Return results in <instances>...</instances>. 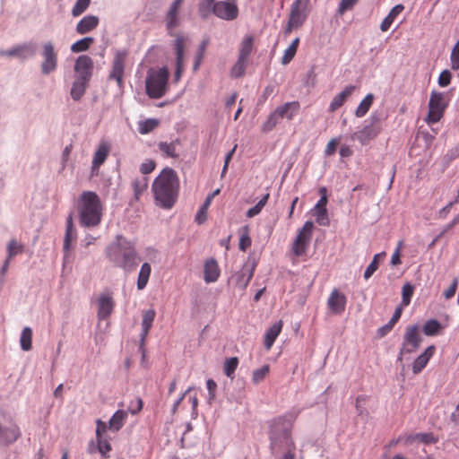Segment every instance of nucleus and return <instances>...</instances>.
Listing matches in <instances>:
<instances>
[{
    "instance_id": "obj_1",
    "label": "nucleus",
    "mask_w": 459,
    "mask_h": 459,
    "mask_svg": "<svg viewBox=\"0 0 459 459\" xmlns=\"http://www.w3.org/2000/svg\"><path fill=\"white\" fill-rule=\"evenodd\" d=\"M299 411H289L268 422V437L272 454L281 459H295L296 446L292 438V429Z\"/></svg>"
},
{
    "instance_id": "obj_2",
    "label": "nucleus",
    "mask_w": 459,
    "mask_h": 459,
    "mask_svg": "<svg viewBox=\"0 0 459 459\" xmlns=\"http://www.w3.org/2000/svg\"><path fill=\"white\" fill-rule=\"evenodd\" d=\"M152 192L159 206L170 209L176 203L179 190V179L171 168L163 169L152 183Z\"/></svg>"
},
{
    "instance_id": "obj_3",
    "label": "nucleus",
    "mask_w": 459,
    "mask_h": 459,
    "mask_svg": "<svg viewBox=\"0 0 459 459\" xmlns=\"http://www.w3.org/2000/svg\"><path fill=\"white\" fill-rule=\"evenodd\" d=\"M106 254L114 266L126 272H132L138 265L134 244L121 235L107 247Z\"/></svg>"
},
{
    "instance_id": "obj_4",
    "label": "nucleus",
    "mask_w": 459,
    "mask_h": 459,
    "mask_svg": "<svg viewBox=\"0 0 459 459\" xmlns=\"http://www.w3.org/2000/svg\"><path fill=\"white\" fill-rule=\"evenodd\" d=\"M103 204L100 196L92 191H84L78 198L80 224L86 228L98 226L103 216Z\"/></svg>"
},
{
    "instance_id": "obj_5",
    "label": "nucleus",
    "mask_w": 459,
    "mask_h": 459,
    "mask_svg": "<svg viewBox=\"0 0 459 459\" xmlns=\"http://www.w3.org/2000/svg\"><path fill=\"white\" fill-rule=\"evenodd\" d=\"M169 71L167 68L151 70L146 78V93L152 99H160L168 89Z\"/></svg>"
},
{
    "instance_id": "obj_6",
    "label": "nucleus",
    "mask_w": 459,
    "mask_h": 459,
    "mask_svg": "<svg viewBox=\"0 0 459 459\" xmlns=\"http://www.w3.org/2000/svg\"><path fill=\"white\" fill-rule=\"evenodd\" d=\"M310 0H295L289 14L288 23L284 34L289 35L293 30L300 28L307 18Z\"/></svg>"
},
{
    "instance_id": "obj_7",
    "label": "nucleus",
    "mask_w": 459,
    "mask_h": 459,
    "mask_svg": "<svg viewBox=\"0 0 459 459\" xmlns=\"http://www.w3.org/2000/svg\"><path fill=\"white\" fill-rule=\"evenodd\" d=\"M448 106V101L443 92L433 91L429 101V112L425 118L428 125H433L440 121Z\"/></svg>"
},
{
    "instance_id": "obj_8",
    "label": "nucleus",
    "mask_w": 459,
    "mask_h": 459,
    "mask_svg": "<svg viewBox=\"0 0 459 459\" xmlns=\"http://www.w3.org/2000/svg\"><path fill=\"white\" fill-rule=\"evenodd\" d=\"M422 338L420 336V328L418 325H409L405 329L403 334L402 349L400 351V356L405 353H412L418 350Z\"/></svg>"
},
{
    "instance_id": "obj_9",
    "label": "nucleus",
    "mask_w": 459,
    "mask_h": 459,
    "mask_svg": "<svg viewBox=\"0 0 459 459\" xmlns=\"http://www.w3.org/2000/svg\"><path fill=\"white\" fill-rule=\"evenodd\" d=\"M314 224L312 221H306L302 229L299 231L293 244L292 252L295 256H301L307 253L309 246Z\"/></svg>"
},
{
    "instance_id": "obj_10",
    "label": "nucleus",
    "mask_w": 459,
    "mask_h": 459,
    "mask_svg": "<svg viewBox=\"0 0 459 459\" xmlns=\"http://www.w3.org/2000/svg\"><path fill=\"white\" fill-rule=\"evenodd\" d=\"M212 13L220 19L233 21L238 16L237 0H222L212 4Z\"/></svg>"
},
{
    "instance_id": "obj_11",
    "label": "nucleus",
    "mask_w": 459,
    "mask_h": 459,
    "mask_svg": "<svg viewBox=\"0 0 459 459\" xmlns=\"http://www.w3.org/2000/svg\"><path fill=\"white\" fill-rule=\"evenodd\" d=\"M127 57V51H117L113 63L112 69L109 74V79L115 80L119 88L123 86V76L125 73V63Z\"/></svg>"
},
{
    "instance_id": "obj_12",
    "label": "nucleus",
    "mask_w": 459,
    "mask_h": 459,
    "mask_svg": "<svg viewBox=\"0 0 459 459\" xmlns=\"http://www.w3.org/2000/svg\"><path fill=\"white\" fill-rule=\"evenodd\" d=\"M42 56L41 72L44 74H49L57 67V54L52 42H47L43 45Z\"/></svg>"
},
{
    "instance_id": "obj_13",
    "label": "nucleus",
    "mask_w": 459,
    "mask_h": 459,
    "mask_svg": "<svg viewBox=\"0 0 459 459\" xmlns=\"http://www.w3.org/2000/svg\"><path fill=\"white\" fill-rule=\"evenodd\" d=\"M21 437V429L15 422L11 421L7 425L0 423V446H8Z\"/></svg>"
},
{
    "instance_id": "obj_14",
    "label": "nucleus",
    "mask_w": 459,
    "mask_h": 459,
    "mask_svg": "<svg viewBox=\"0 0 459 459\" xmlns=\"http://www.w3.org/2000/svg\"><path fill=\"white\" fill-rule=\"evenodd\" d=\"M346 303V296L337 289H333L332 290L327 299V307L329 310L334 315L342 314L345 311Z\"/></svg>"
},
{
    "instance_id": "obj_15",
    "label": "nucleus",
    "mask_w": 459,
    "mask_h": 459,
    "mask_svg": "<svg viewBox=\"0 0 459 459\" xmlns=\"http://www.w3.org/2000/svg\"><path fill=\"white\" fill-rule=\"evenodd\" d=\"M93 70V61L88 56H80L75 61L74 71L78 74L77 78L90 81Z\"/></svg>"
},
{
    "instance_id": "obj_16",
    "label": "nucleus",
    "mask_w": 459,
    "mask_h": 459,
    "mask_svg": "<svg viewBox=\"0 0 459 459\" xmlns=\"http://www.w3.org/2000/svg\"><path fill=\"white\" fill-rule=\"evenodd\" d=\"M255 265L254 264L246 263L240 271L232 276L238 288L245 290L253 278Z\"/></svg>"
},
{
    "instance_id": "obj_17",
    "label": "nucleus",
    "mask_w": 459,
    "mask_h": 459,
    "mask_svg": "<svg viewBox=\"0 0 459 459\" xmlns=\"http://www.w3.org/2000/svg\"><path fill=\"white\" fill-rule=\"evenodd\" d=\"M186 39L182 36H178L174 42V49L176 53V65L177 69L175 72V81L178 82L181 78L184 69V49Z\"/></svg>"
},
{
    "instance_id": "obj_18",
    "label": "nucleus",
    "mask_w": 459,
    "mask_h": 459,
    "mask_svg": "<svg viewBox=\"0 0 459 459\" xmlns=\"http://www.w3.org/2000/svg\"><path fill=\"white\" fill-rule=\"evenodd\" d=\"M114 299L109 294H100L98 299V318L100 320L108 318L114 310Z\"/></svg>"
},
{
    "instance_id": "obj_19",
    "label": "nucleus",
    "mask_w": 459,
    "mask_h": 459,
    "mask_svg": "<svg viewBox=\"0 0 459 459\" xmlns=\"http://www.w3.org/2000/svg\"><path fill=\"white\" fill-rule=\"evenodd\" d=\"M319 194L321 195V197L315 206V209L316 211V222L319 225L326 226V225H328V222H329L328 216H327V210H326V204H327L326 188L321 187L319 189Z\"/></svg>"
},
{
    "instance_id": "obj_20",
    "label": "nucleus",
    "mask_w": 459,
    "mask_h": 459,
    "mask_svg": "<svg viewBox=\"0 0 459 459\" xmlns=\"http://www.w3.org/2000/svg\"><path fill=\"white\" fill-rule=\"evenodd\" d=\"M185 0H174L166 14V26L170 32L179 25V9Z\"/></svg>"
},
{
    "instance_id": "obj_21",
    "label": "nucleus",
    "mask_w": 459,
    "mask_h": 459,
    "mask_svg": "<svg viewBox=\"0 0 459 459\" xmlns=\"http://www.w3.org/2000/svg\"><path fill=\"white\" fill-rule=\"evenodd\" d=\"M380 133V128L377 127L374 123L369 125H366L358 133H355L352 135V139H358L361 144L366 145L371 140L375 139L378 134Z\"/></svg>"
},
{
    "instance_id": "obj_22",
    "label": "nucleus",
    "mask_w": 459,
    "mask_h": 459,
    "mask_svg": "<svg viewBox=\"0 0 459 459\" xmlns=\"http://www.w3.org/2000/svg\"><path fill=\"white\" fill-rule=\"evenodd\" d=\"M435 351L436 347L434 345H430L415 359L412 364V372L414 374L417 375L423 370L429 359L433 357Z\"/></svg>"
},
{
    "instance_id": "obj_23",
    "label": "nucleus",
    "mask_w": 459,
    "mask_h": 459,
    "mask_svg": "<svg viewBox=\"0 0 459 459\" xmlns=\"http://www.w3.org/2000/svg\"><path fill=\"white\" fill-rule=\"evenodd\" d=\"M3 56H17L25 59L35 54V48L32 44H24L13 48L12 49L3 51Z\"/></svg>"
},
{
    "instance_id": "obj_24",
    "label": "nucleus",
    "mask_w": 459,
    "mask_h": 459,
    "mask_svg": "<svg viewBox=\"0 0 459 459\" xmlns=\"http://www.w3.org/2000/svg\"><path fill=\"white\" fill-rule=\"evenodd\" d=\"M356 87L353 85L346 86L342 92L334 96L329 105V111L334 112L338 108H340L346 102V100L352 95Z\"/></svg>"
},
{
    "instance_id": "obj_25",
    "label": "nucleus",
    "mask_w": 459,
    "mask_h": 459,
    "mask_svg": "<svg viewBox=\"0 0 459 459\" xmlns=\"http://www.w3.org/2000/svg\"><path fill=\"white\" fill-rule=\"evenodd\" d=\"M100 20L95 15L84 16L76 25L75 30L78 34L83 35L92 31L99 25Z\"/></svg>"
},
{
    "instance_id": "obj_26",
    "label": "nucleus",
    "mask_w": 459,
    "mask_h": 459,
    "mask_svg": "<svg viewBox=\"0 0 459 459\" xmlns=\"http://www.w3.org/2000/svg\"><path fill=\"white\" fill-rule=\"evenodd\" d=\"M299 108L300 105L298 101H290L278 107L275 110L278 112L281 119L287 118L288 120H292L299 111Z\"/></svg>"
},
{
    "instance_id": "obj_27",
    "label": "nucleus",
    "mask_w": 459,
    "mask_h": 459,
    "mask_svg": "<svg viewBox=\"0 0 459 459\" xmlns=\"http://www.w3.org/2000/svg\"><path fill=\"white\" fill-rule=\"evenodd\" d=\"M282 326H283V323L281 320H280V321L274 323L266 331V333L264 334V346L267 351H269L273 347L276 338L279 336V334L281 332Z\"/></svg>"
},
{
    "instance_id": "obj_28",
    "label": "nucleus",
    "mask_w": 459,
    "mask_h": 459,
    "mask_svg": "<svg viewBox=\"0 0 459 459\" xmlns=\"http://www.w3.org/2000/svg\"><path fill=\"white\" fill-rule=\"evenodd\" d=\"M220 273L218 263L214 259H210L205 262L204 279L206 283L216 281L220 276Z\"/></svg>"
},
{
    "instance_id": "obj_29",
    "label": "nucleus",
    "mask_w": 459,
    "mask_h": 459,
    "mask_svg": "<svg viewBox=\"0 0 459 459\" xmlns=\"http://www.w3.org/2000/svg\"><path fill=\"white\" fill-rule=\"evenodd\" d=\"M110 151V146L107 142H102L100 143L97 151L94 153L93 160H92V169H99L100 166H101Z\"/></svg>"
},
{
    "instance_id": "obj_30",
    "label": "nucleus",
    "mask_w": 459,
    "mask_h": 459,
    "mask_svg": "<svg viewBox=\"0 0 459 459\" xmlns=\"http://www.w3.org/2000/svg\"><path fill=\"white\" fill-rule=\"evenodd\" d=\"M180 141L178 139H176L175 141H172L170 143L160 142L158 143V148L163 156L177 159L179 156L177 150Z\"/></svg>"
},
{
    "instance_id": "obj_31",
    "label": "nucleus",
    "mask_w": 459,
    "mask_h": 459,
    "mask_svg": "<svg viewBox=\"0 0 459 459\" xmlns=\"http://www.w3.org/2000/svg\"><path fill=\"white\" fill-rule=\"evenodd\" d=\"M76 239V230L74 226L73 216L70 214L66 219V229L64 239V250L68 252L71 243Z\"/></svg>"
},
{
    "instance_id": "obj_32",
    "label": "nucleus",
    "mask_w": 459,
    "mask_h": 459,
    "mask_svg": "<svg viewBox=\"0 0 459 459\" xmlns=\"http://www.w3.org/2000/svg\"><path fill=\"white\" fill-rule=\"evenodd\" d=\"M127 415L126 411L117 410L108 421V429L114 432L118 431L124 426Z\"/></svg>"
},
{
    "instance_id": "obj_33",
    "label": "nucleus",
    "mask_w": 459,
    "mask_h": 459,
    "mask_svg": "<svg viewBox=\"0 0 459 459\" xmlns=\"http://www.w3.org/2000/svg\"><path fill=\"white\" fill-rule=\"evenodd\" d=\"M155 316H156V312L154 309H148L143 312V321H142V333H141L142 341H143L145 339L150 329L152 328Z\"/></svg>"
},
{
    "instance_id": "obj_34",
    "label": "nucleus",
    "mask_w": 459,
    "mask_h": 459,
    "mask_svg": "<svg viewBox=\"0 0 459 459\" xmlns=\"http://www.w3.org/2000/svg\"><path fill=\"white\" fill-rule=\"evenodd\" d=\"M404 6L403 4H396L394 6L388 15L383 20L380 24V30L382 31H387L396 17L403 11Z\"/></svg>"
},
{
    "instance_id": "obj_35",
    "label": "nucleus",
    "mask_w": 459,
    "mask_h": 459,
    "mask_svg": "<svg viewBox=\"0 0 459 459\" xmlns=\"http://www.w3.org/2000/svg\"><path fill=\"white\" fill-rule=\"evenodd\" d=\"M149 185V178L145 176L135 178L132 182V188L134 195L136 200L147 190Z\"/></svg>"
},
{
    "instance_id": "obj_36",
    "label": "nucleus",
    "mask_w": 459,
    "mask_h": 459,
    "mask_svg": "<svg viewBox=\"0 0 459 459\" xmlns=\"http://www.w3.org/2000/svg\"><path fill=\"white\" fill-rule=\"evenodd\" d=\"M88 82V81L82 79H75L70 91L71 97L74 100H80L82 99L85 93Z\"/></svg>"
},
{
    "instance_id": "obj_37",
    "label": "nucleus",
    "mask_w": 459,
    "mask_h": 459,
    "mask_svg": "<svg viewBox=\"0 0 459 459\" xmlns=\"http://www.w3.org/2000/svg\"><path fill=\"white\" fill-rule=\"evenodd\" d=\"M152 273V267L149 263H143L141 266L138 279H137V289L139 290H143L149 281L150 275Z\"/></svg>"
},
{
    "instance_id": "obj_38",
    "label": "nucleus",
    "mask_w": 459,
    "mask_h": 459,
    "mask_svg": "<svg viewBox=\"0 0 459 459\" xmlns=\"http://www.w3.org/2000/svg\"><path fill=\"white\" fill-rule=\"evenodd\" d=\"M253 43L254 37L252 35L245 36L240 43L238 56L248 60V57L253 49Z\"/></svg>"
},
{
    "instance_id": "obj_39",
    "label": "nucleus",
    "mask_w": 459,
    "mask_h": 459,
    "mask_svg": "<svg viewBox=\"0 0 459 459\" xmlns=\"http://www.w3.org/2000/svg\"><path fill=\"white\" fill-rule=\"evenodd\" d=\"M374 101V95L372 93H368L359 104L355 110V116L357 117H364L371 108Z\"/></svg>"
},
{
    "instance_id": "obj_40",
    "label": "nucleus",
    "mask_w": 459,
    "mask_h": 459,
    "mask_svg": "<svg viewBox=\"0 0 459 459\" xmlns=\"http://www.w3.org/2000/svg\"><path fill=\"white\" fill-rule=\"evenodd\" d=\"M160 125L157 118H148L138 123V131L141 134H147L156 129Z\"/></svg>"
},
{
    "instance_id": "obj_41",
    "label": "nucleus",
    "mask_w": 459,
    "mask_h": 459,
    "mask_svg": "<svg viewBox=\"0 0 459 459\" xmlns=\"http://www.w3.org/2000/svg\"><path fill=\"white\" fill-rule=\"evenodd\" d=\"M21 348L28 351L32 347V330L30 327L26 326L22 329L20 338Z\"/></svg>"
},
{
    "instance_id": "obj_42",
    "label": "nucleus",
    "mask_w": 459,
    "mask_h": 459,
    "mask_svg": "<svg viewBox=\"0 0 459 459\" xmlns=\"http://www.w3.org/2000/svg\"><path fill=\"white\" fill-rule=\"evenodd\" d=\"M94 42L91 37H86L77 40L71 46V51L74 53H80L86 51L90 48L91 45Z\"/></svg>"
},
{
    "instance_id": "obj_43",
    "label": "nucleus",
    "mask_w": 459,
    "mask_h": 459,
    "mask_svg": "<svg viewBox=\"0 0 459 459\" xmlns=\"http://www.w3.org/2000/svg\"><path fill=\"white\" fill-rule=\"evenodd\" d=\"M247 61V59L241 58L238 56L236 64L232 66L230 70V76L233 78L242 77L245 74Z\"/></svg>"
},
{
    "instance_id": "obj_44",
    "label": "nucleus",
    "mask_w": 459,
    "mask_h": 459,
    "mask_svg": "<svg viewBox=\"0 0 459 459\" xmlns=\"http://www.w3.org/2000/svg\"><path fill=\"white\" fill-rule=\"evenodd\" d=\"M270 373V366L268 364L264 365L260 368L253 371L252 382L254 385H258L263 382Z\"/></svg>"
},
{
    "instance_id": "obj_45",
    "label": "nucleus",
    "mask_w": 459,
    "mask_h": 459,
    "mask_svg": "<svg viewBox=\"0 0 459 459\" xmlns=\"http://www.w3.org/2000/svg\"><path fill=\"white\" fill-rule=\"evenodd\" d=\"M281 117L276 110L272 112L262 126V131L268 133L272 131L280 122Z\"/></svg>"
},
{
    "instance_id": "obj_46",
    "label": "nucleus",
    "mask_w": 459,
    "mask_h": 459,
    "mask_svg": "<svg viewBox=\"0 0 459 459\" xmlns=\"http://www.w3.org/2000/svg\"><path fill=\"white\" fill-rule=\"evenodd\" d=\"M384 255H385V253H380V254H377L374 255L373 260L368 265V267L366 268V270L364 272V278L366 280L369 279L374 274V273L377 270L379 262H380V258L383 257Z\"/></svg>"
},
{
    "instance_id": "obj_47",
    "label": "nucleus",
    "mask_w": 459,
    "mask_h": 459,
    "mask_svg": "<svg viewBox=\"0 0 459 459\" xmlns=\"http://www.w3.org/2000/svg\"><path fill=\"white\" fill-rule=\"evenodd\" d=\"M269 197H270V194L269 193L265 194L255 206H253L247 210V217L253 218L255 215L259 214L261 212L262 209L267 204Z\"/></svg>"
},
{
    "instance_id": "obj_48",
    "label": "nucleus",
    "mask_w": 459,
    "mask_h": 459,
    "mask_svg": "<svg viewBox=\"0 0 459 459\" xmlns=\"http://www.w3.org/2000/svg\"><path fill=\"white\" fill-rule=\"evenodd\" d=\"M440 328V323L436 319H431L427 321L423 325V332L428 336H433L438 333Z\"/></svg>"
},
{
    "instance_id": "obj_49",
    "label": "nucleus",
    "mask_w": 459,
    "mask_h": 459,
    "mask_svg": "<svg viewBox=\"0 0 459 459\" xmlns=\"http://www.w3.org/2000/svg\"><path fill=\"white\" fill-rule=\"evenodd\" d=\"M411 441H419L423 444H435L437 438L432 433H418L409 437Z\"/></svg>"
},
{
    "instance_id": "obj_50",
    "label": "nucleus",
    "mask_w": 459,
    "mask_h": 459,
    "mask_svg": "<svg viewBox=\"0 0 459 459\" xmlns=\"http://www.w3.org/2000/svg\"><path fill=\"white\" fill-rule=\"evenodd\" d=\"M211 204H212V196H207L204 203L203 204V205L201 206V208L199 209V211L197 212L196 216H195V221L199 224H202L206 221L207 210H208L209 206L211 205Z\"/></svg>"
},
{
    "instance_id": "obj_51",
    "label": "nucleus",
    "mask_w": 459,
    "mask_h": 459,
    "mask_svg": "<svg viewBox=\"0 0 459 459\" xmlns=\"http://www.w3.org/2000/svg\"><path fill=\"white\" fill-rule=\"evenodd\" d=\"M238 365V359L237 357H232L224 362V373L228 377L232 378L235 370L237 369Z\"/></svg>"
},
{
    "instance_id": "obj_52",
    "label": "nucleus",
    "mask_w": 459,
    "mask_h": 459,
    "mask_svg": "<svg viewBox=\"0 0 459 459\" xmlns=\"http://www.w3.org/2000/svg\"><path fill=\"white\" fill-rule=\"evenodd\" d=\"M7 257L12 259L16 255L23 252V246L18 243L16 239H11L7 246Z\"/></svg>"
},
{
    "instance_id": "obj_53",
    "label": "nucleus",
    "mask_w": 459,
    "mask_h": 459,
    "mask_svg": "<svg viewBox=\"0 0 459 459\" xmlns=\"http://www.w3.org/2000/svg\"><path fill=\"white\" fill-rule=\"evenodd\" d=\"M98 450L102 455V456L108 458L109 457V452L111 451V445L108 439L105 437L97 438Z\"/></svg>"
},
{
    "instance_id": "obj_54",
    "label": "nucleus",
    "mask_w": 459,
    "mask_h": 459,
    "mask_svg": "<svg viewBox=\"0 0 459 459\" xmlns=\"http://www.w3.org/2000/svg\"><path fill=\"white\" fill-rule=\"evenodd\" d=\"M91 4V0H77L72 9V14L74 17H78L83 13Z\"/></svg>"
},
{
    "instance_id": "obj_55",
    "label": "nucleus",
    "mask_w": 459,
    "mask_h": 459,
    "mask_svg": "<svg viewBox=\"0 0 459 459\" xmlns=\"http://www.w3.org/2000/svg\"><path fill=\"white\" fill-rule=\"evenodd\" d=\"M402 313H403V307H398L395 308L394 313L392 318L390 319L389 323L380 329V331L383 332L382 335L393 328V326L400 319Z\"/></svg>"
},
{
    "instance_id": "obj_56",
    "label": "nucleus",
    "mask_w": 459,
    "mask_h": 459,
    "mask_svg": "<svg viewBox=\"0 0 459 459\" xmlns=\"http://www.w3.org/2000/svg\"><path fill=\"white\" fill-rule=\"evenodd\" d=\"M413 286L410 283H405L403 286L402 291V306L406 307L411 303V299L413 294Z\"/></svg>"
},
{
    "instance_id": "obj_57",
    "label": "nucleus",
    "mask_w": 459,
    "mask_h": 459,
    "mask_svg": "<svg viewBox=\"0 0 459 459\" xmlns=\"http://www.w3.org/2000/svg\"><path fill=\"white\" fill-rule=\"evenodd\" d=\"M450 61H451V68L455 71L459 70V39L455 44V46L451 51Z\"/></svg>"
},
{
    "instance_id": "obj_58",
    "label": "nucleus",
    "mask_w": 459,
    "mask_h": 459,
    "mask_svg": "<svg viewBox=\"0 0 459 459\" xmlns=\"http://www.w3.org/2000/svg\"><path fill=\"white\" fill-rule=\"evenodd\" d=\"M359 0H341L337 13L339 15H343L345 12L351 10Z\"/></svg>"
},
{
    "instance_id": "obj_59",
    "label": "nucleus",
    "mask_w": 459,
    "mask_h": 459,
    "mask_svg": "<svg viewBox=\"0 0 459 459\" xmlns=\"http://www.w3.org/2000/svg\"><path fill=\"white\" fill-rule=\"evenodd\" d=\"M156 167V163L152 160H147L144 162H143L140 166V171L141 173L146 177V175L152 173Z\"/></svg>"
},
{
    "instance_id": "obj_60",
    "label": "nucleus",
    "mask_w": 459,
    "mask_h": 459,
    "mask_svg": "<svg viewBox=\"0 0 459 459\" xmlns=\"http://www.w3.org/2000/svg\"><path fill=\"white\" fill-rule=\"evenodd\" d=\"M452 79V74L450 71L444 70L441 72L438 77V84L441 87H446L450 84Z\"/></svg>"
},
{
    "instance_id": "obj_61",
    "label": "nucleus",
    "mask_w": 459,
    "mask_h": 459,
    "mask_svg": "<svg viewBox=\"0 0 459 459\" xmlns=\"http://www.w3.org/2000/svg\"><path fill=\"white\" fill-rule=\"evenodd\" d=\"M403 246V241L400 240L397 244V247L391 257L392 265H398L402 263L401 261V249Z\"/></svg>"
},
{
    "instance_id": "obj_62",
    "label": "nucleus",
    "mask_w": 459,
    "mask_h": 459,
    "mask_svg": "<svg viewBox=\"0 0 459 459\" xmlns=\"http://www.w3.org/2000/svg\"><path fill=\"white\" fill-rule=\"evenodd\" d=\"M252 240L248 236L247 228H246V233L240 237L239 239V249L246 251L251 246Z\"/></svg>"
},
{
    "instance_id": "obj_63",
    "label": "nucleus",
    "mask_w": 459,
    "mask_h": 459,
    "mask_svg": "<svg viewBox=\"0 0 459 459\" xmlns=\"http://www.w3.org/2000/svg\"><path fill=\"white\" fill-rule=\"evenodd\" d=\"M296 53L297 51L289 46V48L284 51V54L281 57V64L283 65H286L289 63H290L291 60L294 58Z\"/></svg>"
},
{
    "instance_id": "obj_64",
    "label": "nucleus",
    "mask_w": 459,
    "mask_h": 459,
    "mask_svg": "<svg viewBox=\"0 0 459 459\" xmlns=\"http://www.w3.org/2000/svg\"><path fill=\"white\" fill-rule=\"evenodd\" d=\"M143 409V400L141 398H136L134 402H131L128 410L132 414H136L140 412Z\"/></svg>"
}]
</instances>
